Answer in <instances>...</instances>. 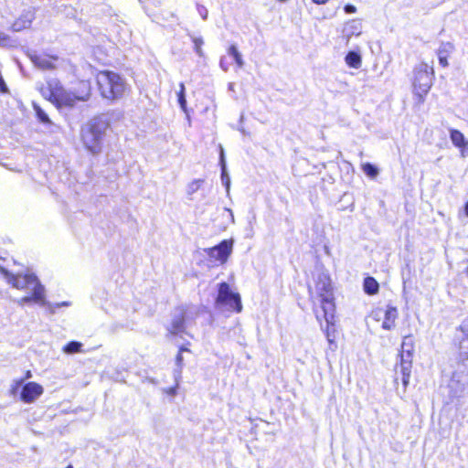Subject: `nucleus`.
<instances>
[{
	"label": "nucleus",
	"mask_w": 468,
	"mask_h": 468,
	"mask_svg": "<svg viewBox=\"0 0 468 468\" xmlns=\"http://www.w3.org/2000/svg\"><path fill=\"white\" fill-rule=\"evenodd\" d=\"M0 271L6 279V282L16 289L24 291L28 287V284L32 286L34 285L35 293L22 297L18 301V304L25 305L34 303L37 305L46 307L50 314H54V305L52 303L47 301L46 289L34 273L27 271L26 273L13 274L4 268H1Z\"/></svg>",
	"instance_id": "nucleus-1"
},
{
	"label": "nucleus",
	"mask_w": 468,
	"mask_h": 468,
	"mask_svg": "<svg viewBox=\"0 0 468 468\" xmlns=\"http://www.w3.org/2000/svg\"><path fill=\"white\" fill-rule=\"evenodd\" d=\"M309 292L314 303L316 301L320 303L324 319L330 321L332 313L335 312V303L329 274L325 271H319L315 277L314 288H310Z\"/></svg>",
	"instance_id": "nucleus-2"
},
{
	"label": "nucleus",
	"mask_w": 468,
	"mask_h": 468,
	"mask_svg": "<svg viewBox=\"0 0 468 468\" xmlns=\"http://www.w3.org/2000/svg\"><path fill=\"white\" fill-rule=\"evenodd\" d=\"M109 127L107 120L97 116L89 121L81 128V140L85 148L91 154H99L102 149V142Z\"/></svg>",
	"instance_id": "nucleus-3"
},
{
	"label": "nucleus",
	"mask_w": 468,
	"mask_h": 468,
	"mask_svg": "<svg viewBox=\"0 0 468 468\" xmlns=\"http://www.w3.org/2000/svg\"><path fill=\"white\" fill-rule=\"evenodd\" d=\"M96 80L101 96L108 100L121 98L127 86L123 78L118 73L109 70L100 71Z\"/></svg>",
	"instance_id": "nucleus-4"
},
{
	"label": "nucleus",
	"mask_w": 468,
	"mask_h": 468,
	"mask_svg": "<svg viewBox=\"0 0 468 468\" xmlns=\"http://www.w3.org/2000/svg\"><path fill=\"white\" fill-rule=\"evenodd\" d=\"M413 339L411 336H405L401 344V351L399 354L400 361L395 367V381L399 378L406 388L410 378L413 357Z\"/></svg>",
	"instance_id": "nucleus-5"
},
{
	"label": "nucleus",
	"mask_w": 468,
	"mask_h": 468,
	"mask_svg": "<svg viewBox=\"0 0 468 468\" xmlns=\"http://www.w3.org/2000/svg\"><path fill=\"white\" fill-rule=\"evenodd\" d=\"M216 308L229 312L240 313L242 303L239 293L231 290L229 283L223 282L218 285V295L215 300Z\"/></svg>",
	"instance_id": "nucleus-6"
},
{
	"label": "nucleus",
	"mask_w": 468,
	"mask_h": 468,
	"mask_svg": "<svg viewBox=\"0 0 468 468\" xmlns=\"http://www.w3.org/2000/svg\"><path fill=\"white\" fill-rule=\"evenodd\" d=\"M433 68L427 63L419 64L414 69L413 89L419 97V101L423 102L424 97L430 91L433 82Z\"/></svg>",
	"instance_id": "nucleus-7"
},
{
	"label": "nucleus",
	"mask_w": 468,
	"mask_h": 468,
	"mask_svg": "<svg viewBox=\"0 0 468 468\" xmlns=\"http://www.w3.org/2000/svg\"><path fill=\"white\" fill-rule=\"evenodd\" d=\"M84 92L81 95H76L75 93L66 90L62 87L58 86V83L55 86L49 84L50 101H53L58 107H72L77 101H87L90 96L89 85L82 83Z\"/></svg>",
	"instance_id": "nucleus-8"
},
{
	"label": "nucleus",
	"mask_w": 468,
	"mask_h": 468,
	"mask_svg": "<svg viewBox=\"0 0 468 468\" xmlns=\"http://www.w3.org/2000/svg\"><path fill=\"white\" fill-rule=\"evenodd\" d=\"M233 240L224 239L218 245L205 249L204 251L209 258V261L215 264L222 265L227 262L229 255L232 253Z\"/></svg>",
	"instance_id": "nucleus-9"
},
{
	"label": "nucleus",
	"mask_w": 468,
	"mask_h": 468,
	"mask_svg": "<svg viewBox=\"0 0 468 468\" xmlns=\"http://www.w3.org/2000/svg\"><path fill=\"white\" fill-rule=\"evenodd\" d=\"M371 316L376 321H381V327L384 330L390 331L396 326V320L399 316L398 309L394 306L388 305L385 309L378 308L374 310Z\"/></svg>",
	"instance_id": "nucleus-10"
},
{
	"label": "nucleus",
	"mask_w": 468,
	"mask_h": 468,
	"mask_svg": "<svg viewBox=\"0 0 468 468\" xmlns=\"http://www.w3.org/2000/svg\"><path fill=\"white\" fill-rule=\"evenodd\" d=\"M455 339L458 342L460 356L468 359V319L463 320L456 328Z\"/></svg>",
	"instance_id": "nucleus-11"
},
{
	"label": "nucleus",
	"mask_w": 468,
	"mask_h": 468,
	"mask_svg": "<svg viewBox=\"0 0 468 468\" xmlns=\"http://www.w3.org/2000/svg\"><path fill=\"white\" fill-rule=\"evenodd\" d=\"M44 392L41 385L36 382H28L22 387L20 399L25 403H32Z\"/></svg>",
	"instance_id": "nucleus-12"
},
{
	"label": "nucleus",
	"mask_w": 468,
	"mask_h": 468,
	"mask_svg": "<svg viewBox=\"0 0 468 468\" xmlns=\"http://www.w3.org/2000/svg\"><path fill=\"white\" fill-rule=\"evenodd\" d=\"M32 63L41 69H55L56 61L58 60L57 56H49L47 54L32 53L29 55Z\"/></svg>",
	"instance_id": "nucleus-13"
},
{
	"label": "nucleus",
	"mask_w": 468,
	"mask_h": 468,
	"mask_svg": "<svg viewBox=\"0 0 468 468\" xmlns=\"http://www.w3.org/2000/svg\"><path fill=\"white\" fill-rule=\"evenodd\" d=\"M450 138L452 144L460 149L463 157L468 156V141L459 130L451 129Z\"/></svg>",
	"instance_id": "nucleus-14"
},
{
	"label": "nucleus",
	"mask_w": 468,
	"mask_h": 468,
	"mask_svg": "<svg viewBox=\"0 0 468 468\" xmlns=\"http://www.w3.org/2000/svg\"><path fill=\"white\" fill-rule=\"evenodd\" d=\"M168 331L171 335H177L185 331V317L182 309L175 312Z\"/></svg>",
	"instance_id": "nucleus-15"
},
{
	"label": "nucleus",
	"mask_w": 468,
	"mask_h": 468,
	"mask_svg": "<svg viewBox=\"0 0 468 468\" xmlns=\"http://www.w3.org/2000/svg\"><path fill=\"white\" fill-rule=\"evenodd\" d=\"M33 18H34V13L31 10L26 11L12 25L13 30L18 32V31H21V30L25 29V28L29 27L31 23H32Z\"/></svg>",
	"instance_id": "nucleus-16"
},
{
	"label": "nucleus",
	"mask_w": 468,
	"mask_h": 468,
	"mask_svg": "<svg viewBox=\"0 0 468 468\" xmlns=\"http://www.w3.org/2000/svg\"><path fill=\"white\" fill-rule=\"evenodd\" d=\"M219 164L221 167V181L222 184L226 186L227 193H229L230 187V177L227 171L225 154L222 146H220Z\"/></svg>",
	"instance_id": "nucleus-17"
},
{
	"label": "nucleus",
	"mask_w": 468,
	"mask_h": 468,
	"mask_svg": "<svg viewBox=\"0 0 468 468\" xmlns=\"http://www.w3.org/2000/svg\"><path fill=\"white\" fill-rule=\"evenodd\" d=\"M346 63L353 69H359L362 64L361 56L355 51H349L346 58H345Z\"/></svg>",
	"instance_id": "nucleus-18"
},
{
	"label": "nucleus",
	"mask_w": 468,
	"mask_h": 468,
	"mask_svg": "<svg viewBox=\"0 0 468 468\" xmlns=\"http://www.w3.org/2000/svg\"><path fill=\"white\" fill-rule=\"evenodd\" d=\"M347 37L352 36H359L362 32V23L359 20H352L345 29Z\"/></svg>",
	"instance_id": "nucleus-19"
},
{
	"label": "nucleus",
	"mask_w": 468,
	"mask_h": 468,
	"mask_svg": "<svg viewBox=\"0 0 468 468\" xmlns=\"http://www.w3.org/2000/svg\"><path fill=\"white\" fill-rule=\"evenodd\" d=\"M364 291L366 293L372 295L378 292V283L373 277H367L364 280Z\"/></svg>",
	"instance_id": "nucleus-20"
},
{
	"label": "nucleus",
	"mask_w": 468,
	"mask_h": 468,
	"mask_svg": "<svg viewBox=\"0 0 468 468\" xmlns=\"http://www.w3.org/2000/svg\"><path fill=\"white\" fill-rule=\"evenodd\" d=\"M325 327L324 328V325L321 324V326L323 330L324 331V334L326 335V338L330 344L335 343V328H334V312L332 313V318L330 321L325 320Z\"/></svg>",
	"instance_id": "nucleus-21"
},
{
	"label": "nucleus",
	"mask_w": 468,
	"mask_h": 468,
	"mask_svg": "<svg viewBox=\"0 0 468 468\" xmlns=\"http://www.w3.org/2000/svg\"><path fill=\"white\" fill-rule=\"evenodd\" d=\"M453 51L454 45L452 42H442L437 50V56L449 57Z\"/></svg>",
	"instance_id": "nucleus-22"
},
{
	"label": "nucleus",
	"mask_w": 468,
	"mask_h": 468,
	"mask_svg": "<svg viewBox=\"0 0 468 468\" xmlns=\"http://www.w3.org/2000/svg\"><path fill=\"white\" fill-rule=\"evenodd\" d=\"M82 344L78 341H71L63 347V352L66 354H75L81 352Z\"/></svg>",
	"instance_id": "nucleus-23"
},
{
	"label": "nucleus",
	"mask_w": 468,
	"mask_h": 468,
	"mask_svg": "<svg viewBox=\"0 0 468 468\" xmlns=\"http://www.w3.org/2000/svg\"><path fill=\"white\" fill-rule=\"evenodd\" d=\"M183 352H189V349L186 346H180V348H179V352L176 357V364L179 367L178 370L175 371L176 379H177V378L180 377V375H181V368L183 366V356H182Z\"/></svg>",
	"instance_id": "nucleus-24"
},
{
	"label": "nucleus",
	"mask_w": 468,
	"mask_h": 468,
	"mask_svg": "<svg viewBox=\"0 0 468 468\" xmlns=\"http://www.w3.org/2000/svg\"><path fill=\"white\" fill-rule=\"evenodd\" d=\"M362 170L367 176L371 178H375L379 173L378 167L370 163L363 164Z\"/></svg>",
	"instance_id": "nucleus-25"
},
{
	"label": "nucleus",
	"mask_w": 468,
	"mask_h": 468,
	"mask_svg": "<svg viewBox=\"0 0 468 468\" xmlns=\"http://www.w3.org/2000/svg\"><path fill=\"white\" fill-rule=\"evenodd\" d=\"M191 38L194 43L195 52L197 53V55L198 57H203L204 56V52L202 50V45L204 44L203 38L197 37H191Z\"/></svg>",
	"instance_id": "nucleus-26"
},
{
	"label": "nucleus",
	"mask_w": 468,
	"mask_h": 468,
	"mask_svg": "<svg viewBox=\"0 0 468 468\" xmlns=\"http://www.w3.org/2000/svg\"><path fill=\"white\" fill-rule=\"evenodd\" d=\"M34 110L36 112V114L38 118V120L43 123H49L50 120L48 116V114L37 104H34Z\"/></svg>",
	"instance_id": "nucleus-27"
},
{
	"label": "nucleus",
	"mask_w": 468,
	"mask_h": 468,
	"mask_svg": "<svg viewBox=\"0 0 468 468\" xmlns=\"http://www.w3.org/2000/svg\"><path fill=\"white\" fill-rule=\"evenodd\" d=\"M202 182V180H194L191 182L187 186V194L192 195L197 192L199 189Z\"/></svg>",
	"instance_id": "nucleus-28"
},
{
	"label": "nucleus",
	"mask_w": 468,
	"mask_h": 468,
	"mask_svg": "<svg viewBox=\"0 0 468 468\" xmlns=\"http://www.w3.org/2000/svg\"><path fill=\"white\" fill-rule=\"evenodd\" d=\"M24 380L23 379H16L14 380L11 388H10V394L13 396H16L17 392L19 391L21 386L23 385Z\"/></svg>",
	"instance_id": "nucleus-29"
},
{
	"label": "nucleus",
	"mask_w": 468,
	"mask_h": 468,
	"mask_svg": "<svg viewBox=\"0 0 468 468\" xmlns=\"http://www.w3.org/2000/svg\"><path fill=\"white\" fill-rule=\"evenodd\" d=\"M178 102L182 108L186 105V98H185V86L183 83L180 84V90L178 92Z\"/></svg>",
	"instance_id": "nucleus-30"
},
{
	"label": "nucleus",
	"mask_w": 468,
	"mask_h": 468,
	"mask_svg": "<svg viewBox=\"0 0 468 468\" xmlns=\"http://www.w3.org/2000/svg\"><path fill=\"white\" fill-rule=\"evenodd\" d=\"M197 12L203 19H207L208 12L205 6L197 5Z\"/></svg>",
	"instance_id": "nucleus-31"
},
{
	"label": "nucleus",
	"mask_w": 468,
	"mask_h": 468,
	"mask_svg": "<svg viewBox=\"0 0 468 468\" xmlns=\"http://www.w3.org/2000/svg\"><path fill=\"white\" fill-rule=\"evenodd\" d=\"M10 39L7 35L3 32H0V46H6L9 43Z\"/></svg>",
	"instance_id": "nucleus-32"
},
{
	"label": "nucleus",
	"mask_w": 468,
	"mask_h": 468,
	"mask_svg": "<svg viewBox=\"0 0 468 468\" xmlns=\"http://www.w3.org/2000/svg\"><path fill=\"white\" fill-rule=\"evenodd\" d=\"M438 58H439V63L441 67H443V68L448 67V65H449L448 60H447L448 57H444V56L441 55V56H438Z\"/></svg>",
	"instance_id": "nucleus-33"
},
{
	"label": "nucleus",
	"mask_w": 468,
	"mask_h": 468,
	"mask_svg": "<svg viewBox=\"0 0 468 468\" xmlns=\"http://www.w3.org/2000/svg\"><path fill=\"white\" fill-rule=\"evenodd\" d=\"M229 54L233 57V58L238 55L239 54L238 48H236V46L232 45L229 47Z\"/></svg>",
	"instance_id": "nucleus-34"
},
{
	"label": "nucleus",
	"mask_w": 468,
	"mask_h": 468,
	"mask_svg": "<svg viewBox=\"0 0 468 468\" xmlns=\"http://www.w3.org/2000/svg\"><path fill=\"white\" fill-rule=\"evenodd\" d=\"M234 60H235V62H236V64L238 65V67H239V68H242V67H243V65H244V61H243V59H242V57H241L240 53H239V54H238V55L234 58Z\"/></svg>",
	"instance_id": "nucleus-35"
},
{
	"label": "nucleus",
	"mask_w": 468,
	"mask_h": 468,
	"mask_svg": "<svg viewBox=\"0 0 468 468\" xmlns=\"http://www.w3.org/2000/svg\"><path fill=\"white\" fill-rule=\"evenodd\" d=\"M52 304L54 305L53 310L55 313L57 308L63 307V306H69L70 303L69 302H61V303H52Z\"/></svg>",
	"instance_id": "nucleus-36"
},
{
	"label": "nucleus",
	"mask_w": 468,
	"mask_h": 468,
	"mask_svg": "<svg viewBox=\"0 0 468 468\" xmlns=\"http://www.w3.org/2000/svg\"><path fill=\"white\" fill-rule=\"evenodd\" d=\"M345 11L347 14H352V13H355L356 11V6H354L352 5H346L345 6Z\"/></svg>",
	"instance_id": "nucleus-37"
},
{
	"label": "nucleus",
	"mask_w": 468,
	"mask_h": 468,
	"mask_svg": "<svg viewBox=\"0 0 468 468\" xmlns=\"http://www.w3.org/2000/svg\"><path fill=\"white\" fill-rule=\"evenodd\" d=\"M219 66L220 68L224 70V71H228L229 69V67H228V64L226 63L225 61V58H222L219 61Z\"/></svg>",
	"instance_id": "nucleus-38"
},
{
	"label": "nucleus",
	"mask_w": 468,
	"mask_h": 468,
	"mask_svg": "<svg viewBox=\"0 0 468 468\" xmlns=\"http://www.w3.org/2000/svg\"><path fill=\"white\" fill-rule=\"evenodd\" d=\"M24 291L27 293V295L34 294L35 293L34 285L32 286V285L28 284V287Z\"/></svg>",
	"instance_id": "nucleus-39"
},
{
	"label": "nucleus",
	"mask_w": 468,
	"mask_h": 468,
	"mask_svg": "<svg viewBox=\"0 0 468 468\" xmlns=\"http://www.w3.org/2000/svg\"><path fill=\"white\" fill-rule=\"evenodd\" d=\"M177 386H178V384H176V387H173V388H168V390H167L166 392H167L169 395H171V396H175V395H176V393Z\"/></svg>",
	"instance_id": "nucleus-40"
},
{
	"label": "nucleus",
	"mask_w": 468,
	"mask_h": 468,
	"mask_svg": "<svg viewBox=\"0 0 468 468\" xmlns=\"http://www.w3.org/2000/svg\"><path fill=\"white\" fill-rule=\"evenodd\" d=\"M314 4L316 5H324L325 3H327L329 0H312Z\"/></svg>",
	"instance_id": "nucleus-41"
},
{
	"label": "nucleus",
	"mask_w": 468,
	"mask_h": 468,
	"mask_svg": "<svg viewBox=\"0 0 468 468\" xmlns=\"http://www.w3.org/2000/svg\"><path fill=\"white\" fill-rule=\"evenodd\" d=\"M228 89L229 91H235V84L233 82H229V86H228Z\"/></svg>",
	"instance_id": "nucleus-42"
},
{
	"label": "nucleus",
	"mask_w": 468,
	"mask_h": 468,
	"mask_svg": "<svg viewBox=\"0 0 468 468\" xmlns=\"http://www.w3.org/2000/svg\"><path fill=\"white\" fill-rule=\"evenodd\" d=\"M464 211H465L466 216H468V201L465 204Z\"/></svg>",
	"instance_id": "nucleus-43"
},
{
	"label": "nucleus",
	"mask_w": 468,
	"mask_h": 468,
	"mask_svg": "<svg viewBox=\"0 0 468 468\" xmlns=\"http://www.w3.org/2000/svg\"><path fill=\"white\" fill-rule=\"evenodd\" d=\"M228 211L230 213L232 221H234V215H233L232 211L230 209H228Z\"/></svg>",
	"instance_id": "nucleus-44"
},
{
	"label": "nucleus",
	"mask_w": 468,
	"mask_h": 468,
	"mask_svg": "<svg viewBox=\"0 0 468 468\" xmlns=\"http://www.w3.org/2000/svg\"><path fill=\"white\" fill-rule=\"evenodd\" d=\"M30 377H31V373H30V371H27V378H30Z\"/></svg>",
	"instance_id": "nucleus-45"
},
{
	"label": "nucleus",
	"mask_w": 468,
	"mask_h": 468,
	"mask_svg": "<svg viewBox=\"0 0 468 468\" xmlns=\"http://www.w3.org/2000/svg\"><path fill=\"white\" fill-rule=\"evenodd\" d=\"M316 318L318 321H320V315L318 314H316Z\"/></svg>",
	"instance_id": "nucleus-46"
},
{
	"label": "nucleus",
	"mask_w": 468,
	"mask_h": 468,
	"mask_svg": "<svg viewBox=\"0 0 468 468\" xmlns=\"http://www.w3.org/2000/svg\"><path fill=\"white\" fill-rule=\"evenodd\" d=\"M465 273H466V275L468 277V267L466 268Z\"/></svg>",
	"instance_id": "nucleus-47"
},
{
	"label": "nucleus",
	"mask_w": 468,
	"mask_h": 468,
	"mask_svg": "<svg viewBox=\"0 0 468 468\" xmlns=\"http://www.w3.org/2000/svg\"><path fill=\"white\" fill-rule=\"evenodd\" d=\"M66 468H73L72 465H68Z\"/></svg>",
	"instance_id": "nucleus-48"
}]
</instances>
